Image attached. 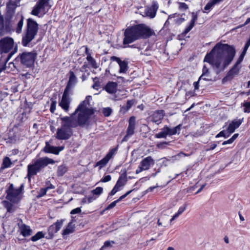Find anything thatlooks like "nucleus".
Masks as SVG:
<instances>
[{"instance_id": "f257e3e1", "label": "nucleus", "mask_w": 250, "mask_h": 250, "mask_svg": "<svg viewBox=\"0 0 250 250\" xmlns=\"http://www.w3.org/2000/svg\"><path fill=\"white\" fill-rule=\"evenodd\" d=\"M91 96L86 97L70 116L61 118L62 125L57 132V138L60 140H66L72 135L71 128L83 126L87 124L90 117L94 113L90 107Z\"/></svg>"}, {"instance_id": "f03ea898", "label": "nucleus", "mask_w": 250, "mask_h": 250, "mask_svg": "<svg viewBox=\"0 0 250 250\" xmlns=\"http://www.w3.org/2000/svg\"><path fill=\"white\" fill-rule=\"evenodd\" d=\"M235 55V50L232 46L219 42L207 54L204 61L209 63L218 74L231 63Z\"/></svg>"}, {"instance_id": "7ed1b4c3", "label": "nucleus", "mask_w": 250, "mask_h": 250, "mask_svg": "<svg viewBox=\"0 0 250 250\" xmlns=\"http://www.w3.org/2000/svg\"><path fill=\"white\" fill-rule=\"evenodd\" d=\"M154 32L145 24H139L127 27L124 32L123 44H128L140 39L149 38Z\"/></svg>"}, {"instance_id": "20e7f679", "label": "nucleus", "mask_w": 250, "mask_h": 250, "mask_svg": "<svg viewBox=\"0 0 250 250\" xmlns=\"http://www.w3.org/2000/svg\"><path fill=\"white\" fill-rule=\"evenodd\" d=\"M23 188V184H21L18 188H15L13 185L11 184L7 190L6 199L13 203H18L21 199V193Z\"/></svg>"}, {"instance_id": "39448f33", "label": "nucleus", "mask_w": 250, "mask_h": 250, "mask_svg": "<svg viewBox=\"0 0 250 250\" xmlns=\"http://www.w3.org/2000/svg\"><path fill=\"white\" fill-rule=\"evenodd\" d=\"M49 1V0H39L34 9H32V15L39 17L43 16L50 7Z\"/></svg>"}, {"instance_id": "423d86ee", "label": "nucleus", "mask_w": 250, "mask_h": 250, "mask_svg": "<svg viewBox=\"0 0 250 250\" xmlns=\"http://www.w3.org/2000/svg\"><path fill=\"white\" fill-rule=\"evenodd\" d=\"M55 161L48 157L42 158L32 164V175H36L44 167L49 164H54Z\"/></svg>"}, {"instance_id": "0eeeda50", "label": "nucleus", "mask_w": 250, "mask_h": 250, "mask_svg": "<svg viewBox=\"0 0 250 250\" xmlns=\"http://www.w3.org/2000/svg\"><path fill=\"white\" fill-rule=\"evenodd\" d=\"M14 40L10 37H4L0 40V53H7L14 47Z\"/></svg>"}, {"instance_id": "6e6552de", "label": "nucleus", "mask_w": 250, "mask_h": 250, "mask_svg": "<svg viewBox=\"0 0 250 250\" xmlns=\"http://www.w3.org/2000/svg\"><path fill=\"white\" fill-rule=\"evenodd\" d=\"M136 126V118L132 116L129 118L128 121V125L126 129V135L122 140V142H126L132 136L134 132Z\"/></svg>"}, {"instance_id": "1a4fd4ad", "label": "nucleus", "mask_w": 250, "mask_h": 250, "mask_svg": "<svg viewBox=\"0 0 250 250\" xmlns=\"http://www.w3.org/2000/svg\"><path fill=\"white\" fill-rule=\"evenodd\" d=\"M17 51V46L14 48V50L9 53L6 57L2 55L0 59V73L2 71L8 72V68L6 66L7 62L10 60L13 55Z\"/></svg>"}, {"instance_id": "9d476101", "label": "nucleus", "mask_w": 250, "mask_h": 250, "mask_svg": "<svg viewBox=\"0 0 250 250\" xmlns=\"http://www.w3.org/2000/svg\"><path fill=\"white\" fill-rule=\"evenodd\" d=\"M70 93V92L64 91L61 101L59 103V105L64 111L67 112L69 110V105L71 103V99L69 97Z\"/></svg>"}, {"instance_id": "9b49d317", "label": "nucleus", "mask_w": 250, "mask_h": 250, "mask_svg": "<svg viewBox=\"0 0 250 250\" xmlns=\"http://www.w3.org/2000/svg\"><path fill=\"white\" fill-rule=\"evenodd\" d=\"M31 41V19L27 20V28L25 34L22 37V43L26 46Z\"/></svg>"}, {"instance_id": "f8f14e48", "label": "nucleus", "mask_w": 250, "mask_h": 250, "mask_svg": "<svg viewBox=\"0 0 250 250\" xmlns=\"http://www.w3.org/2000/svg\"><path fill=\"white\" fill-rule=\"evenodd\" d=\"M117 151V148H114L110 150L109 152L106 155V156L103 158L102 160L97 162L96 164V166H99V168L101 169L102 167H104L109 162L110 159L113 157Z\"/></svg>"}, {"instance_id": "ddd939ff", "label": "nucleus", "mask_w": 250, "mask_h": 250, "mask_svg": "<svg viewBox=\"0 0 250 250\" xmlns=\"http://www.w3.org/2000/svg\"><path fill=\"white\" fill-rule=\"evenodd\" d=\"M17 59L20 60L21 64L27 67L31 66V53L24 52L20 54Z\"/></svg>"}, {"instance_id": "4468645a", "label": "nucleus", "mask_w": 250, "mask_h": 250, "mask_svg": "<svg viewBox=\"0 0 250 250\" xmlns=\"http://www.w3.org/2000/svg\"><path fill=\"white\" fill-rule=\"evenodd\" d=\"M158 4L156 2H153L150 6L145 8L144 14L146 16L150 19L154 18L156 16L157 11L158 9Z\"/></svg>"}, {"instance_id": "2eb2a0df", "label": "nucleus", "mask_w": 250, "mask_h": 250, "mask_svg": "<svg viewBox=\"0 0 250 250\" xmlns=\"http://www.w3.org/2000/svg\"><path fill=\"white\" fill-rule=\"evenodd\" d=\"M19 2L20 1H17L16 0V1L10 0V1L7 3L6 12L5 16L13 18L15 13V10L18 6V4Z\"/></svg>"}, {"instance_id": "dca6fc26", "label": "nucleus", "mask_w": 250, "mask_h": 250, "mask_svg": "<svg viewBox=\"0 0 250 250\" xmlns=\"http://www.w3.org/2000/svg\"><path fill=\"white\" fill-rule=\"evenodd\" d=\"M63 222V220L61 219L51 225L48 229V234L50 237H52L54 234L57 233L62 228Z\"/></svg>"}, {"instance_id": "f3484780", "label": "nucleus", "mask_w": 250, "mask_h": 250, "mask_svg": "<svg viewBox=\"0 0 250 250\" xmlns=\"http://www.w3.org/2000/svg\"><path fill=\"white\" fill-rule=\"evenodd\" d=\"M112 61L116 62L120 67L119 73H125L128 70V62L125 61H122L119 58L116 56H112L110 58Z\"/></svg>"}, {"instance_id": "a211bd4d", "label": "nucleus", "mask_w": 250, "mask_h": 250, "mask_svg": "<svg viewBox=\"0 0 250 250\" xmlns=\"http://www.w3.org/2000/svg\"><path fill=\"white\" fill-rule=\"evenodd\" d=\"M69 80L64 91L71 93L72 89L74 87L76 83H77V78L73 71H70L69 72Z\"/></svg>"}, {"instance_id": "6ab92c4d", "label": "nucleus", "mask_w": 250, "mask_h": 250, "mask_svg": "<svg viewBox=\"0 0 250 250\" xmlns=\"http://www.w3.org/2000/svg\"><path fill=\"white\" fill-rule=\"evenodd\" d=\"M164 115V110L155 111L150 117L151 121L157 125H159L161 123Z\"/></svg>"}, {"instance_id": "aec40b11", "label": "nucleus", "mask_w": 250, "mask_h": 250, "mask_svg": "<svg viewBox=\"0 0 250 250\" xmlns=\"http://www.w3.org/2000/svg\"><path fill=\"white\" fill-rule=\"evenodd\" d=\"M155 164V161L151 156H147L143 159L140 162V165L143 169L148 170Z\"/></svg>"}, {"instance_id": "412c9836", "label": "nucleus", "mask_w": 250, "mask_h": 250, "mask_svg": "<svg viewBox=\"0 0 250 250\" xmlns=\"http://www.w3.org/2000/svg\"><path fill=\"white\" fill-rule=\"evenodd\" d=\"M63 148V146H50L48 143H46V146L44 148V151L46 153H51L56 155L58 154Z\"/></svg>"}, {"instance_id": "4be33fe9", "label": "nucleus", "mask_w": 250, "mask_h": 250, "mask_svg": "<svg viewBox=\"0 0 250 250\" xmlns=\"http://www.w3.org/2000/svg\"><path fill=\"white\" fill-rule=\"evenodd\" d=\"M18 226L19 227V229L18 231L24 237H26L30 235L31 230L29 226L23 224L22 222L21 224L19 223Z\"/></svg>"}, {"instance_id": "5701e85b", "label": "nucleus", "mask_w": 250, "mask_h": 250, "mask_svg": "<svg viewBox=\"0 0 250 250\" xmlns=\"http://www.w3.org/2000/svg\"><path fill=\"white\" fill-rule=\"evenodd\" d=\"M118 84L113 82H109L104 86V89L108 93L113 94L116 93L117 90Z\"/></svg>"}, {"instance_id": "b1692460", "label": "nucleus", "mask_w": 250, "mask_h": 250, "mask_svg": "<svg viewBox=\"0 0 250 250\" xmlns=\"http://www.w3.org/2000/svg\"><path fill=\"white\" fill-rule=\"evenodd\" d=\"M241 66L234 64L232 68L228 72L225 78L232 79L235 76L238 75L240 72Z\"/></svg>"}, {"instance_id": "393cba45", "label": "nucleus", "mask_w": 250, "mask_h": 250, "mask_svg": "<svg viewBox=\"0 0 250 250\" xmlns=\"http://www.w3.org/2000/svg\"><path fill=\"white\" fill-rule=\"evenodd\" d=\"M242 121L241 120H234L232 121L229 125L227 128L228 129L229 133L231 134L235 131V130L238 128L240 125L242 124Z\"/></svg>"}, {"instance_id": "a878e982", "label": "nucleus", "mask_w": 250, "mask_h": 250, "mask_svg": "<svg viewBox=\"0 0 250 250\" xmlns=\"http://www.w3.org/2000/svg\"><path fill=\"white\" fill-rule=\"evenodd\" d=\"M198 18L197 14L193 12L192 13V19L190 21L189 24L188 26L186 27L185 29L184 34H187L188 33L191 29L194 27L195 25V23L196 21Z\"/></svg>"}, {"instance_id": "bb28decb", "label": "nucleus", "mask_w": 250, "mask_h": 250, "mask_svg": "<svg viewBox=\"0 0 250 250\" xmlns=\"http://www.w3.org/2000/svg\"><path fill=\"white\" fill-rule=\"evenodd\" d=\"M198 18L197 14L193 12L192 13V19L190 21L189 24L188 26L186 27L185 29L184 34H187L188 33L191 29L194 27L195 25V23L196 21Z\"/></svg>"}, {"instance_id": "cd10ccee", "label": "nucleus", "mask_w": 250, "mask_h": 250, "mask_svg": "<svg viewBox=\"0 0 250 250\" xmlns=\"http://www.w3.org/2000/svg\"><path fill=\"white\" fill-rule=\"evenodd\" d=\"M181 126H182V125L180 124L172 128H170L167 125L165 126L164 127L166 129V130L167 131V135L171 136V135H175L177 133L179 134L181 130Z\"/></svg>"}, {"instance_id": "c85d7f7f", "label": "nucleus", "mask_w": 250, "mask_h": 250, "mask_svg": "<svg viewBox=\"0 0 250 250\" xmlns=\"http://www.w3.org/2000/svg\"><path fill=\"white\" fill-rule=\"evenodd\" d=\"M222 1L223 0H210L204 7L203 12L208 13L216 4Z\"/></svg>"}, {"instance_id": "c756f323", "label": "nucleus", "mask_w": 250, "mask_h": 250, "mask_svg": "<svg viewBox=\"0 0 250 250\" xmlns=\"http://www.w3.org/2000/svg\"><path fill=\"white\" fill-rule=\"evenodd\" d=\"M132 190H130L129 191H128L126 193L124 194L123 195L121 196L118 199L114 201V202H112L110 204H109L105 208L106 210H109L112 208H113L116 204L119 203L120 201H121L122 199L126 197L128 195H129L131 192Z\"/></svg>"}, {"instance_id": "7c9ffc66", "label": "nucleus", "mask_w": 250, "mask_h": 250, "mask_svg": "<svg viewBox=\"0 0 250 250\" xmlns=\"http://www.w3.org/2000/svg\"><path fill=\"white\" fill-rule=\"evenodd\" d=\"M127 180L126 174H122L119 178L115 186L118 188H121L124 187L125 185Z\"/></svg>"}, {"instance_id": "2f4dec72", "label": "nucleus", "mask_w": 250, "mask_h": 250, "mask_svg": "<svg viewBox=\"0 0 250 250\" xmlns=\"http://www.w3.org/2000/svg\"><path fill=\"white\" fill-rule=\"evenodd\" d=\"M75 226L72 222L69 223L67 227L63 230L62 234L63 236L67 235L74 232Z\"/></svg>"}, {"instance_id": "473e14b6", "label": "nucleus", "mask_w": 250, "mask_h": 250, "mask_svg": "<svg viewBox=\"0 0 250 250\" xmlns=\"http://www.w3.org/2000/svg\"><path fill=\"white\" fill-rule=\"evenodd\" d=\"M2 204L4 208L7 209V211L9 213H13L16 209V207L12 204L9 203L8 201H3Z\"/></svg>"}, {"instance_id": "72a5a7b5", "label": "nucleus", "mask_w": 250, "mask_h": 250, "mask_svg": "<svg viewBox=\"0 0 250 250\" xmlns=\"http://www.w3.org/2000/svg\"><path fill=\"white\" fill-rule=\"evenodd\" d=\"M86 60L93 68L97 69L99 67V63H97L91 56H88V57H86Z\"/></svg>"}, {"instance_id": "f704fd0d", "label": "nucleus", "mask_w": 250, "mask_h": 250, "mask_svg": "<svg viewBox=\"0 0 250 250\" xmlns=\"http://www.w3.org/2000/svg\"><path fill=\"white\" fill-rule=\"evenodd\" d=\"M12 162L10 158L8 157H6L3 158V162L1 168L4 169L11 167L12 165Z\"/></svg>"}, {"instance_id": "c9c22d12", "label": "nucleus", "mask_w": 250, "mask_h": 250, "mask_svg": "<svg viewBox=\"0 0 250 250\" xmlns=\"http://www.w3.org/2000/svg\"><path fill=\"white\" fill-rule=\"evenodd\" d=\"M230 133H229V132L228 130V129L227 128V129H224L221 131H220L218 134H217L215 137L218 138L220 137H224V138H226L229 137Z\"/></svg>"}, {"instance_id": "e433bc0d", "label": "nucleus", "mask_w": 250, "mask_h": 250, "mask_svg": "<svg viewBox=\"0 0 250 250\" xmlns=\"http://www.w3.org/2000/svg\"><path fill=\"white\" fill-rule=\"evenodd\" d=\"M67 170V168L64 165L60 166L58 168V175L62 176Z\"/></svg>"}, {"instance_id": "4c0bfd02", "label": "nucleus", "mask_w": 250, "mask_h": 250, "mask_svg": "<svg viewBox=\"0 0 250 250\" xmlns=\"http://www.w3.org/2000/svg\"><path fill=\"white\" fill-rule=\"evenodd\" d=\"M38 29V24L36 21L32 20V40L36 35Z\"/></svg>"}, {"instance_id": "58836bf2", "label": "nucleus", "mask_w": 250, "mask_h": 250, "mask_svg": "<svg viewBox=\"0 0 250 250\" xmlns=\"http://www.w3.org/2000/svg\"><path fill=\"white\" fill-rule=\"evenodd\" d=\"M167 136V131L165 127L162 129L161 131L156 134V137L157 138H166Z\"/></svg>"}, {"instance_id": "ea45409f", "label": "nucleus", "mask_w": 250, "mask_h": 250, "mask_svg": "<svg viewBox=\"0 0 250 250\" xmlns=\"http://www.w3.org/2000/svg\"><path fill=\"white\" fill-rule=\"evenodd\" d=\"M44 234L42 231L38 232L36 234L32 236V241H36L41 238L44 237Z\"/></svg>"}, {"instance_id": "a19ab883", "label": "nucleus", "mask_w": 250, "mask_h": 250, "mask_svg": "<svg viewBox=\"0 0 250 250\" xmlns=\"http://www.w3.org/2000/svg\"><path fill=\"white\" fill-rule=\"evenodd\" d=\"M16 137L13 132H10L8 135L7 142L8 143H13L15 142Z\"/></svg>"}, {"instance_id": "79ce46f5", "label": "nucleus", "mask_w": 250, "mask_h": 250, "mask_svg": "<svg viewBox=\"0 0 250 250\" xmlns=\"http://www.w3.org/2000/svg\"><path fill=\"white\" fill-rule=\"evenodd\" d=\"M23 26V17H21V20L19 21L17 27L16 28V32L17 33H20L21 32L22 27Z\"/></svg>"}, {"instance_id": "37998d69", "label": "nucleus", "mask_w": 250, "mask_h": 250, "mask_svg": "<svg viewBox=\"0 0 250 250\" xmlns=\"http://www.w3.org/2000/svg\"><path fill=\"white\" fill-rule=\"evenodd\" d=\"M202 72V75L199 77V80H201V79L204 76L208 77L209 76L208 69L205 65L203 68Z\"/></svg>"}, {"instance_id": "c03bdc74", "label": "nucleus", "mask_w": 250, "mask_h": 250, "mask_svg": "<svg viewBox=\"0 0 250 250\" xmlns=\"http://www.w3.org/2000/svg\"><path fill=\"white\" fill-rule=\"evenodd\" d=\"M103 189L101 187H97L95 189L92 190V192L94 195H100L103 192Z\"/></svg>"}, {"instance_id": "a18cd8bd", "label": "nucleus", "mask_w": 250, "mask_h": 250, "mask_svg": "<svg viewBox=\"0 0 250 250\" xmlns=\"http://www.w3.org/2000/svg\"><path fill=\"white\" fill-rule=\"evenodd\" d=\"M102 112L105 116L108 117L110 115L112 110L109 107L104 108L102 110Z\"/></svg>"}, {"instance_id": "49530a36", "label": "nucleus", "mask_w": 250, "mask_h": 250, "mask_svg": "<svg viewBox=\"0 0 250 250\" xmlns=\"http://www.w3.org/2000/svg\"><path fill=\"white\" fill-rule=\"evenodd\" d=\"M55 188V187L52 184H49V185L47 186L45 188H43L42 189V193H41V196H43L46 194V191L49 189H53Z\"/></svg>"}, {"instance_id": "de8ad7c7", "label": "nucleus", "mask_w": 250, "mask_h": 250, "mask_svg": "<svg viewBox=\"0 0 250 250\" xmlns=\"http://www.w3.org/2000/svg\"><path fill=\"white\" fill-rule=\"evenodd\" d=\"M112 244H114V242L113 241H105L104 243V245L101 247V250H104L105 248L111 247Z\"/></svg>"}, {"instance_id": "09e8293b", "label": "nucleus", "mask_w": 250, "mask_h": 250, "mask_svg": "<svg viewBox=\"0 0 250 250\" xmlns=\"http://www.w3.org/2000/svg\"><path fill=\"white\" fill-rule=\"evenodd\" d=\"M169 144V142H163L157 145V147L159 149H164Z\"/></svg>"}, {"instance_id": "8fccbe9b", "label": "nucleus", "mask_w": 250, "mask_h": 250, "mask_svg": "<svg viewBox=\"0 0 250 250\" xmlns=\"http://www.w3.org/2000/svg\"><path fill=\"white\" fill-rule=\"evenodd\" d=\"M245 112L250 113V103L246 102L244 104Z\"/></svg>"}, {"instance_id": "3c124183", "label": "nucleus", "mask_w": 250, "mask_h": 250, "mask_svg": "<svg viewBox=\"0 0 250 250\" xmlns=\"http://www.w3.org/2000/svg\"><path fill=\"white\" fill-rule=\"evenodd\" d=\"M179 9L182 10H186L188 8V5L184 2H179Z\"/></svg>"}, {"instance_id": "603ef678", "label": "nucleus", "mask_w": 250, "mask_h": 250, "mask_svg": "<svg viewBox=\"0 0 250 250\" xmlns=\"http://www.w3.org/2000/svg\"><path fill=\"white\" fill-rule=\"evenodd\" d=\"M121 188H118L116 186H114L113 188L112 189L111 192L109 194V196H113L114 195L117 191H120Z\"/></svg>"}, {"instance_id": "864d4df0", "label": "nucleus", "mask_w": 250, "mask_h": 250, "mask_svg": "<svg viewBox=\"0 0 250 250\" xmlns=\"http://www.w3.org/2000/svg\"><path fill=\"white\" fill-rule=\"evenodd\" d=\"M28 181L30 182L31 177V164H29L28 166V174L27 176Z\"/></svg>"}, {"instance_id": "5fc2aeb1", "label": "nucleus", "mask_w": 250, "mask_h": 250, "mask_svg": "<svg viewBox=\"0 0 250 250\" xmlns=\"http://www.w3.org/2000/svg\"><path fill=\"white\" fill-rule=\"evenodd\" d=\"M56 103H57V102L56 101L52 102L51 106H50V109L51 113L54 112V111L56 109Z\"/></svg>"}, {"instance_id": "6e6d98bb", "label": "nucleus", "mask_w": 250, "mask_h": 250, "mask_svg": "<svg viewBox=\"0 0 250 250\" xmlns=\"http://www.w3.org/2000/svg\"><path fill=\"white\" fill-rule=\"evenodd\" d=\"M111 176L108 175L104 176V178L101 180V181L103 182H107L110 181L111 180Z\"/></svg>"}, {"instance_id": "4d7b16f0", "label": "nucleus", "mask_w": 250, "mask_h": 250, "mask_svg": "<svg viewBox=\"0 0 250 250\" xmlns=\"http://www.w3.org/2000/svg\"><path fill=\"white\" fill-rule=\"evenodd\" d=\"M133 104H134L133 100H128L126 103V109L127 110L129 109L131 107V106Z\"/></svg>"}, {"instance_id": "13d9d810", "label": "nucleus", "mask_w": 250, "mask_h": 250, "mask_svg": "<svg viewBox=\"0 0 250 250\" xmlns=\"http://www.w3.org/2000/svg\"><path fill=\"white\" fill-rule=\"evenodd\" d=\"M81 208H74V209H72L71 211V214H74L79 213L81 212Z\"/></svg>"}, {"instance_id": "bf43d9fd", "label": "nucleus", "mask_w": 250, "mask_h": 250, "mask_svg": "<svg viewBox=\"0 0 250 250\" xmlns=\"http://www.w3.org/2000/svg\"><path fill=\"white\" fill-rule=\"evenodd\" d=\"M186 207H187V205H185L184 207H180L179 209H178V210L177 213L179 215L181 214L185 211V210L186 208Z\"/></svg>"}, {"instance_id": "052dcab7", "label": "nucleus", "mask_w": 250, "mask_h": 250, "mask_svg": "<svg viewBox=\"0 0 250 250\" xmlns=\"http://www.w3.org/2000/svg\"><path fill=\"white\" fill-rule=\"evenodd\" d=\"M200 81H201V80H199V79L198 81H197V82H195L193 83V85H194V90H198V89H199V82H200Z\"/></svg>"}, {"instance_id": "680f3d73", "label": "nucleus", "mask_w": 250, "mask_h": 250, "mask_svg": "<svg viewBox=\"0 0 250 250\" xmlns=\"http://www.w3.org/2000/svg\"><path fill=\"white\" fill-rule=\"evenodd\" d=\"M190 154H187L183 152H180L178 153L177 155L174 156V158H176L177 157H186V156H189Z\"/></svg>"}, {"instance_id": "e2e57ef3", "label": "nucleus", "mask_w": 250, "mask_h": 250, "mask_svg": "<svg viewBox=\"0 0 250 250\" xmlns=\"http://www.w3.org/2000/svg\"><path fill=\"white\" fill-rule=\"evenodd\" d=\"M244 59V57H242V56H240L239 58L238 59L237 62H236V63H235V64H236L237 65H240V64L241 63V62H242L243 60Z\"/></svg>"}, {"instance_id": "0e129e2a", "label": "nucleus", "mask_w": 250, "mask_h": 250, "mask_svg": "<svg viewBox=\"0 0 250 250\" xmlns=\"http://www.w3.org/2000/svg\"><path fill=\"white\" fill-rule=\"evenodd\" d=\"M100 84L99 83H97V82H95L93 84V85H92V87L94 88V89H97V90H98L99 87H100Z\"/></svg>"}, {"instance_id": "69168bd1", "label": "nucleus", "mask_w": 250, "mask_h": 250, "mask_svg": "<svg viewBox=\"0 0 250 250\" xmlns=\"http://www.w3.org/2000/svg\"><path fill=\"white\" fill-rule=\"evenodd\" d=\"M233 142L230 138L228 140L224 141L222 143V145H228V144H232Z\"/></svg>"}, {"instance_id": "338daca9", "label": "nucleus", "mask_w": 250, "mask_h": 250, "mask_svg": "<svg viewBox=\"0 0 250 250\" xmlns=\"http://www.w3.org/2000/svg\"><path fill=\"white\" fill-rule=\"evenodd\" d=\"M144 170H145L143 169L142 167L139 165L138 167L137 168V169L136 170V173L138 174Z\"/></svg>"}, {"instance_id": "774afa93", "label": "nucleus", "mask_w": 250, "mask_h": 250, "mask_svg": "<svg viewBox=\"0 0 250 250\" xmlns=\"http://www.w3.org/2000/svg\"><path fill=\"white\" fill-rule=\"evenodd\" d=\"M250 46V40L249 39L245 45L244 48L245 50H248V48Z\"/></svg>"}]
</instances>
